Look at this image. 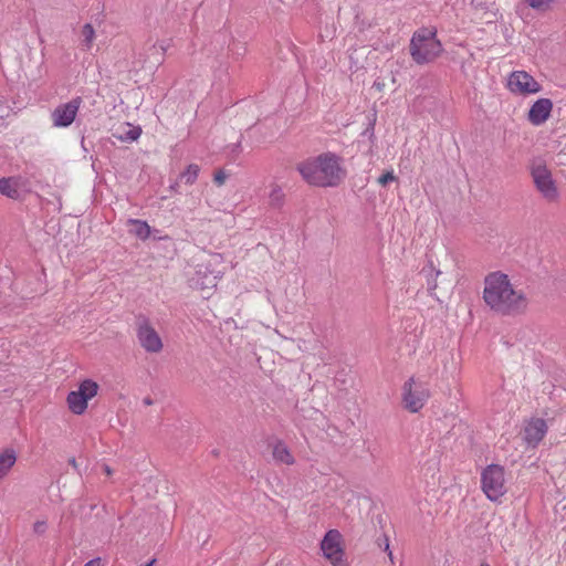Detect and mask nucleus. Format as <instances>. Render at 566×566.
<instances>
[{
    "label": "nucleus",
    "mask_w": 566,
    "mask_h": 566,
    "mask_svg": "<svg viewBox=\"0 0 566 566\" xmlns=\"http://www.w3.org/2000/svg\"><path fill=\"white\" fill-rule=\"evenodd\" d=\"M484 303L496 314L518 315L527 308L528 300L523 290L516 289L507 274L495 271L484 277Z\"/></svg>",
    "instance_id": "f257e3e1"
},
{
    "label": "nucleus",
    "mask_w": 566,
    "mask_h": 566,
    "mask_svg": "<svg viewBox=\"0 0 566 566\" xmlns=\"http://www.w3.org/2000/svg\"><path fill=\"white\" fill-rule=\"evenodd\" d=\"M15 460V453L12 450H6L0 454V479L9 472Z\"/></svg>",
    "instance_id": "f3484780"
},
{
    "label": "nucleus",
    "mask_w": 566,
    "mask_h": 566,
    "mask_svg": "<svg viewBox=\"0 0 566 566\" xmlns=\"http://www.w3.org/2000/svg\"><path fill=\"white\" fill-rule=\"evenodd\" d=\"M128 224L132 226L129 232L140 240H147L150 235V227L146 221L139 219H128Z\"/></svg>",
    "instance_id": "dca6fc26"
},
{
    "label": "nucleus",
    "mask_w": 566,
    "mask_h": 566,
    "mask_svg": "<svg viewBox=\"0 0 566 566\" xmlns=\"http://www.w3.org/2000/svg\"><path fill=\"white\" fill-rule=\"evenodd\" d=\"M140 133L142 130L139 127H129L125 135L120 136V139L134 142L140 136Z\"/></svg>",
    "instance_id": "5701e85b"
},
{
    "label": "nucleus",
    "mask_w": 566,
    "mask_h": 566,
    "mask_svg": "<svg viewBox=\"0 0 566 566\" xmlns=\"http://www.w3.org/2000/svg\"><path fill=\"white\" fill-rule=\"evenodd\" d=\"M227 179V175L223 170H219L214 174L213 180L218 186H222Z\"/></svg>",
    "instance_id": "393cba45"
},
{
    "label": "nucleus",
    "mask_w": 566,
    "mask_h": 566,
    "mask_svg": "<svg viewBox=\"0 0 566 566\" xmlns=\"http://www.w3.org/2000/svg\"><path fill=\"white\" fill-rule=\"evenodd\" d=\"M70 464L75 469L77 470V463H76V460L74 458L70 459Z\"/></svg>",
    "instance_id": "c756f323"
},
{
    "label": "nucleus",
    "mask_w": 566,
    "mask_h": 566,
    "mask_svg": "<svg viewBox=\"0 0 566 566\" xmlns=\"http://www.w3.org/2000/svg\"><path fill=\"white\" fill-rule=\"evenodd\" d=\"M81 105V97H74L67 103L60 104L51 114L53 126L59 128L69 127L74 122Z\"/></svg>",
    "instance_id": "9b49d317"
},
{
    "label": "nucleus",
    "mask_w": 566,
    "mask_h": 566,
    "mask_svg": "<svg viewBox=\"0 0 566 566\" xmlns=\"http://www.w3.org/2000/svg\"><path fill=\"white\" fill-rule=\"evenodd\" d=\"M385 551L388 552V556L390 559H392V553L391 551L389 549V543H388V539L386 538V545H385Z\"/></svg>",
    "instance_id": "c85d7f7f"
},
{
    "label": "nucleus",
    "mask_w": 566,
    "mask_h": 566,
    "mask_svg": "<svg viewBox=\"0 0 566 566\" xmlns=\"http://www.w3.org/2000/svg\"><path fill=\"white\" fill-rule=\"evenodd\" d=\"M480 566H490V565L486 563H482Z\"/></svg>",
    "instance_id": "c9c22d12"
},
{
    "label": "nucleus",
    "mask_w": 566,
    "mask_h": 566,
    "mask_svg": "<svg viewBox=\"0 0 566 566\" xmlns=\"http://www.w3.org/2000/svg\"><path fill=\"white\" fill-rule=\"evenodd\" d=\"M340 533L337 530H329L321 542L323 555L333 566H348L340 546Z\"/></svg>",
    "instance_id": "6e6552de"
},
{
    "label": "nucleus",
    "mask_w": 566,
    "mask_h": 566,
    "mask_svg": "<svg viewBox=\"0 0 566 566\" xmlns=\"http://www.w3.org/2000/svg\"><path fill=\"white\" fill-rule=\"evenodd\" d=\"M548 427L544 419L532 418L528 420L523 430V441L528 448H536L545 434L547 433Z\"/></svg>",
    "instance_id": "f8f14e48"
},
{
    "label": "nucleus",
    "mask_w": 566,
    "mask_h": 566,
    "mask_svg": "<svg viewBox=\"0 0 566 566\" xmlns=\"http://www.w3.org/2000/svg\"><path fill=\"white\" fill-rule=\"evenodd\" d=\"M429 286H430V289H436V287H437V284H436V283L431 284V283L429 282Z\"/></svg>",
    "instance_id": "473e14b6"
},
{
    "label": "nucleus",
    "mask_w": 566,
    "mask_h": 566,
    "mask_svg": "<svg viewBox=\"0 0 566 566\" xmlns=\"http://www.w3.org/2000/svg\"><path fill=\"white\" fill-rule=\"evenodd\" d=\"M528 6L535 10L546 11L551 8L553 0H526Z\"/></svg>",
    "instance_id": "4be33fe9"
},
{
    "label": "nucleus",
    "mask_w": 566,
    "mask_h": 566,
    "mask_svg": "<svg viewBox=\"0 0 566 566\" xmlns=\"http://www.w3.org/2000/svg\"><path fill=\"white\" fill-rule=\"evenodd\" d=\"M553 109V102L549 98L537 99L528 111V120L539 126L544 124L551 116Z\"/></svg>",
    "instance_id": "ddd939ff"
},
{
    "label": "nucleus",
    "mask_w": 566,
    "mask_h": 566,
    "mask_svg": "<svg viewBox=\"0 0 566 566\" xmlns=\"http://www.w3.org/2000/svg\"><path fill=\"white\" fill-rule=\"evenodd\" d=\"M200 168L196 164H191L187 167V169L180 174V181H184L186 185H192L196 182Z\"/></svg>",
    "instance_id": "aec40b11"
},
{
    "label": "nucleus",
    "mask_w": 566,
    "mask_h": 566,
    "mask_svg": "<svg viewBox=\"0 0 566 566\" xmlns=\"http://www.w3.org/2000/svg\"><path fill=\"white\" fill-rule=\"evenodd\" d=\"M272 455L276 463L292 465L295 462L287 446L282 441H276L273 444Z\"/></svg>",
    "instance_id": "2eb2a0df"
},
{
    "label": "nucleus",
    "mask_w": 566,
    "mask_h": 566,
    "mask_svg": "<svg viewBox=\"0 0 566 566\" xmlns=\"http://www.w3.org/2000/svg\"><path fill=\"white\" fill-rule=\"evenodd\" d=\"M504 474V468L499 464H490L482 471V491L490 501H497L506 493Z\"/></svg>",
    "instance_id": "39448f33"
},
{
    "label": "nucleus",
    "mask_w": 566,
    "mask_h": 566,
    "mask_svg": "<svg viewBox=\"0 0 566 566\" xmlns=\"http://www.w3.org/2000/svg\"><path fill=\"white\" fill-rule=\"evenodd\" d=\"M177 187H178V184H175L171 186V189H174L175 191H177Z\"/></svg>",
    "instance_id": "72a5a7b5"
},
{
    "label": "nucleus",
    "mask_w": 566,
    "mask_h": 566,
    "mask_svg": "<svg viewBox=\"0 0 566 566\" xmlns=\"http://www.w3.org/2000/svg\"><path fill=\"white\" fill-rule=\"evenodd\" d=\"M509 90L514 94L530 95L542 91L541 84L525 71H514L507 81Z\"/></svg>",
    "instance_id": "9d476101"
},
{
    "label": "nucleus",
    "mask_w": 566,
    "mask_h": 566,
    "mask_svg": "<svg viewBox=\"0 0 566 566\" xmlns=\"http://www.w3.org/2000/svg\"><path fill=\"white\" fill-rule=\"evenodd\" d=\"M442 51L443 46L437 38L436 28H421L413 32L409 53L415 63L419 65L431 63L441 55Z\"/></svg>",
    "instance_id": "7ed1b4c3"
},
{
    "label": "nucleus",
    "mask_w": 566,
    "mask_h": 566,
    "mask_svg": "<svg viewBox=\"0 0 566 566\" xmlns=\"http://www.w3.org/2000/svg\"><path fill=\"white\" fill-rule=\"evenodd\" d=\"M530 170L534 185L543 198L549 202L556 201L559 192L545 163L541 159L533 160Z\"/></svg>",
    "instance_id": "20e7f679"
},
{
    "label": "nucleus",
    "mask_w": 566,
    "mask_h": 566,
    "mask_svg": "<svg viewBox=\"0 0 566 566\" xmlns=\"http://www.w3.org/2000/svg\"><path fill=\"white\" fill-rule=\"evenodd\" d=\"M137 338L147 353L156 354L163 349L160 336L146 317H139L137 321Z\"/></svg>",
    "instance_id": "1a4fd4ad"
},
{
    "label": "nucleus",
    "mask_w": 566,
    "mask_h": 566,
    "mask_svg": "<svg viewBox=\"0 0 566 566\" xmlns=\"http://www.w3.org/2000/svg\"><path fill=\"white\" fill-rule=\"evenodd\" d=\"M296 169L308 185L316 187H336L346 176L340 158L333 153H324L301 161Z\"/></svg>",
    "instance_id": "f03ea898"
},
{
    "label": "nucleus",
    "mask_w": 566,
    "mask_h": 566,
    "mask_svg": "<svg viewBox=\"0 0 566 566\" xmlns=\"http://www.w3.org/2000/svg\"><path fill=\"white\" fill-rule=\"evenodd\" d=\"M396 179L395 175L392 171H388L386 174H382L379 178H378V184L381 185V186H386L388 182L390 181H394Z\"/></svg>",
    "instance_id": "b1692460"
},
{
    "label": "nucleus",
    "mask_w": 566,
    "mask_h": 566,
    "mask_svg": "<svg viewBox=\"0 0 566 566\" xmlns=\"http://www.w3.org/2000/svg\"><path fill=\"white\" fill-rule=\"evenodd\" d=\"M160 49H161L163 52L166 51V46L164 44H160Z\"/></svg>",
    "instance_id": "f704fd0d"
},
{
    "label": "nucleus",
    "mask_w": 566,
    "mask_h": 566,
    "mask_svg": "<svg viewBox=\"0 0 566 566\" xmlns=\"http://www.w3.org/2000/svg\"><path fill=\"white\" fill-rule=\"evenodd\" d=\"M46 530V523L44 521H38L33 525V531L38 534L44 533Z\"/></svg>",
    "instance_id": "a878e982"
},
{
    "label": "nucleus",
    "mask_w": 566,
    "mask_h": 566,
    "mask_svg": "<svg viewBox=\"0 0 566 566\" xmlns=\"http://www.w3.org/2000/svg\"><path fill=\"white\" fill-rule=\"evenodd\" d=\"M103 469H104V471H105V473H106L107 475H111V474H112V470H111V468H109L108 465H106V464H105V465L103 467Z\"/></svg>",
    "instance_id": "7c9ffc66"
},
{
    "label": "nucleus",
    "mask_w": 566,
    "mask_h": 566,
    "mask_svg": "<svg viewBox=\"0 0 566 566\" xmlns=\"http://www.w3.org/2000/svg\"><path fill=\"white\" fill-rule=\"evenodd\" d=\"M101 564H102V559L99 557H96V558L88 560L83 566H101Z\"/></svg>",
    "instance_id": "bb28decb"
},
{
    "label": "nucleus",
    "mask_w": 566,
    "mask_h": 566,
    "mask_svg": "<svg viewBox=\"0 0 566 566\" xmlns=\"http://www.w3.org/2000/svg\"><path fill=\"white\" fill-rule=\"evenodd\" d=\"M0 193L6 195L9 198H14L18 195V190L12 185L11 179H0Z\"/></svg>",
    "instance_id": "412c9836"
},
{
    "label": "nucleus",
    "mask_w": 566,
    "mask_h": 566,
    "mask_svg": "<svg viewBox=\"0 0 566 566\" xmlns=\"http://www.w3.org/2000/svg\"><path fill=\"white\" fill-rule=\"evenodd\" d=\"M429 398V389L422 381L410 378L403 385L402 400L405 408L410 412H418Z\"/></svg>",
    "instance_id": "423d86ee"
},
{
    "label": "nucleus",
    "mask_w": 566,
    "mask_h": 566,
    "mask_svg": "<svg viewBox=\"0 0 566 566\" xmlns=\"http://www.w3.org/2000/svg\"><path fill=\"white\" fill-rule=\"evenodd\" d=\"M283 201H284V192H283L282 188L276 184H272L271 191L269 193L270 206L277 208L283 205Z\"/></svg>",
    "instance_id": "6ab92c4d"
},
{
    "label": "nucleus",
    "mask_w": 566,
    "mask_h": 566,
    "mask_svg": "<svg viewBox=\"0 0 566 566\" xmlns=\"http://www.w3.org/2000/svg\"><path fill=\"white\" fill-rule=\"evenodd\" d=\"M156 559H151L150 562H148L147 564L143 565V566H153L155 564Z\"/></svg>",
    "instance_id": "2f4dec72"
},
{
    "label": "nucleus",
    "mask_w": 566,
    "mask_h": 566,
    "mask_svg": "<svg viewBox=\"0 0 566 566\" xmlns=\"http://www.w3.org/2000/svg\"><path fill=\"white\" fill-rule=\"evenodd\" d=\"M98 385L86 379L81 382L77 390L71 391L67 395V405L70 410L75 415H82L87 408V401L96 396Z\"/></svg>",
    "instance_id": "0eeeda50"
},
{
    "label": "nucleus",
    "mask_w": 566,
    "mask_h": 566,
    "mask_svg": "<svg viewBox=\"0 0 566 566\" xmlns=\"http://www.w3.org/2000/svg\"><path fill=\"white\" fill-rule=\"evenodd\" d=\"M143 403H144L145 406H151V405L154 403V401H153V399H151L150 397H145V398L143 399Z\"/></svg>",
    "instance_id": "cd10ccee"
},
{
    "label": "nucleus",
    "mask_w": 566,
    "mask_h": 566,
    "mask_svg": "<svg viewBox=\"0 0 566 566\" xmlns=\"http://www.w3.org/2000/svg\"><path fill=\"white\" fill-rule=\"evenodd\" d=\"M219 256H213L208 264H199L198 270L196 271V284L200 285L201 289H209L217 285V282L220 277V271H209V265L213 261L214 263L218 261Z\"/></svg>",
    "instance_id": "4468645a"
},
{
    "label": "nucleus",
    "mask_w": 566,
    "mask_h": 566,
    "mask_svg": "<svg viewBox=\"0 0 566 566\" xmlns=\"http://www.w3.org/2000/svg\"><path fill=\"white\" fill-rule=\"evenodd\" d=\"M95 40V30L91 23L83 25L81 31V45L84 50H90Z\"/></svg>",
    "instance_id": "a211bd4d"
}]
</instances>
